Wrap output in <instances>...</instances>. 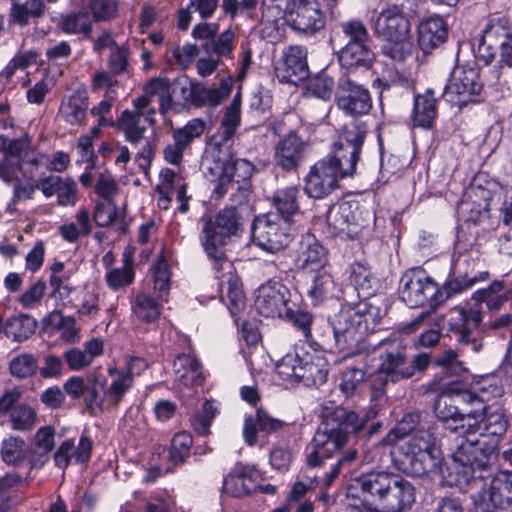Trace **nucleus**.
Wrapping results in <instances>:
<instances>
[{
  "label": "nucleus",
  "instance_id": "10",
  "mask_svg": "<svg viewBox=\"0 0 512 512\" xmlns=\"http://www.w3.org/2000/svg\"><path fill=\"white\" fill-rule=\"evenodd\" d=\"M500 52V62L512 67V31L506 19H492L483 30L477 58L486 65Z\"/></svg>",
  "mask_w": 512,
  "mask_h": 512
},
{
  "label": "nucleus",
  "instance_id": "47",
  "mask_svg": "<svg viewBox=\"0 0 512 512\" xmlns=\"http://www.w3.org/2000/svg\"><path fill=\"white\" fill-rule=\"evenodd\" d=\"M193 446L192 435L186 431L176 433L170 443L169 462L174 466L183 465L190 457Z\"/></svg>",
  "mask_w": 512,
  "mask_h": 512
},
{
  "label": "nucleus",
  "instance_id": "36",
  "mask_svg": "<svg viewBox=\"0 0 512 512\" xmlns=\"http://www.w3.org/2000/svg\"><path fill=\"white\" fill-rule=\"evenodd\" d=\"M75 222L64 223L59 227V234L68 243H75L81 237L91 234L93 226L90 213L85 207H81L75 214Z\"/></svg>",
  "mask_w": 512,
  "mask_h": 512
},
{
  "label": "nucleus",
  "instance_id": "56",
  "mask_svg": "<svg viewBox=\"0 0 512 512\" xmlns=\"http://www.w3.org/2000/svg\"><path fill=\"white\" fill-rule=\"evenodd\" d=\"M39 54L34 50L18 52L0 72V79L9 82L17 70H25L37 62Z\"/></svg>",
  "mask_w": 512,
  "mask_h": 512
},
{
  "label": "nucleus",
  "instance_id": "28",
  "mask_svg": "<svg viewBox=\"0 0 512 512\" xmlns=\"http://www.w3.org/2000/svg\"><path fill=\"white\" fill-rule=\"evenodd\" d=\"M175 380L185 387L200 386L204 381L203 367L192 354L177 355L173 362Z\"/></svg>",
  "mask_w": 512,
  "mask_h": 512
},
{
  "label": "nucleus",
  "instance_id": "31",
  "mask_svg": "<svg viewBox=\"0 0 512 512\" xmlns=\"http://www.w3.org/2000/svg\"><path fill=\"white\" fill-rule=\"evenodd\" d=\"M301 196L298 186L279 188L272 197V206L282 220L291 222L295 214L300 211L299 198Z\"/></svg>",
  "mask_w": 512,
  "mask_h": 512
},
{
  "label": "nucleus",
  "instance_id": "29",
  "mask_svg": "<svg viewBox=\"0 0 512 512\" xmlns=\"http://www.w3.org/2000/svg\"><path fill=\"white\" fill-rule=\"evenodd\" d=\"M333 334L335 349L343 353V358H349L352 355V305L346 303L342 305L340 311L334 316Z\"/></svg>",
  "mask_w": 512,
  "mask_h": 512
},
{
  "label": "nucleus",
  "instance_id": "9",
  "mask_svg": "<svg viewBox=\"0 0 512 512\" xmlns=\"http://www.w3.org/2000/svg\"><path fill=\"white\" fill-rule=\"evenodd\" d=\"M483 83L476 67L459 65L451 72L442 97L452 106L462 109L470 103L481 101Z\"/></svg>",
  "mask_w": 512,
  "mask_h": 512
},
{
  "label": "nucleus",
  "instance_id": "8",
  "mask_svg": "<svg viewBox=\"0 0 512 512\" xmlns=\"http://www.w3.org/2000/svg\"><path fill=\"white\" fill-rule=\"evenodd\" d=\"M398 291L401 300L410 308L428 304L431 310H435L444 302L438 285L421 269L406 271L400 279Z\"/></svg>",
  "mask_w": 512,
  "mask_h": 512
},
{
  "label": "nucleus",
  "instance_id": "48",
  "mask_svg": "<svg viewBox=\"0 0 512 512\" xmlns=\"http://www.w3.org/2000/svg\"><path fill=\"white\" fill-rule=\"evenodd\" d=\"M37 327L36 320L29 315H19L7 321L5 333L15 341L22 342L34 334Z\"/></svg>",
  "mask_w": 512,
  "mask_h": 512
},
{
  "label": "nucleus",
  "instance_id": "23",
  "mask_svg": "<svg viewBox=\"0 0 512 512\" xmlns=\"http://www.w3.org/2000/svg\"><path fill=\"white\" fill-rule=\"evenodd\" d=\"M327 256V249L313 234L307 233L301 237L295 263L299 269L318 272L328 263Z\"/></svg>",
  "mask_w": 512,
  "mask_h": 512
},
{
  "label": "nucleus",
  "instance_id": "13",
  "mask_svg": "<svg viewBox=\"0 0 512 512\" xmlns=\"http://www.w3.org/2000/svg\"><path fill=\"white\" fill-rule=\"evenodd\" d=\"M336 166L327 159H321L312 165L304 177V192L314 199H323L338 188V181L343 179Z\"/></svg>",
  "mask_w": 512,
  "mask_h": 512
},
{
  "label": "nucleus",
  "instance_id": "51",
  "mask_svg": "<svg viewBox=\"0 0 512 512\" xmlns=\"http://www.w3.org/2000/svg\"><path fill=\"white\" fill-rule=\"evenodd\" d=\"M217 414L218 408L214 401L206 400L201 409L191 417V425L194 431L199 435L207 436L210 433L212 421Z\"/></svg>",
  "mask_w": 512,
  "mask_h": 512
},
{
  "label": "nucleus",
  "instance_id": "27",
  "mask_svg": "<svg viewBox=\"0 0 512 512\" xmlns=\"http://www.w3.org/2000/svg\"><path fill=\"white\" fill-rule=\"evenodd\" d=\"M284 422L272 417L263 408H259L255 416H247L244 420L243 437L247 445L253 446L257 442V433L271 434L283 428Z\"/></svg>",
  "mask_w": 512,
  "mask_h": 512
},
{
  "label": "nucleus",
  "instance_id": "53",
  "mask_svg": "<svg viewBox=\"0 0 512 512\" xmlns=\"http://www.w3.org/2000/svg\"><path fill=\"white\" fill-rule=\"evenodd\" d=\"M202 46L206 52L215 54L218 58H229L235 47V34L230 28L226 29Z\"/></svg>",
  "mask_w": 512,
  "mask_h": 512
},
{
  "label": "nucleus",
  "instance_id": "52",
  "mask_svg": "<svg viewBox=\"0 0 512 512\" xmlns=\"http://www.w3.org/2000/svg\"><path fill=\"white\" fill-rule=\"evenodd\" d=\"M38 369V361L32 353H21L13 357L9 363L11 375L17 379L34 376Z\"/></svg>",
  "mask_w": 512,
  "mask_h": 512
},
{
  "label": "nucleus",
  "instance_id": "37",
  "mask_svg": "<svg viewBox=\"0 0 512 512\" xmlns=\"http://www.w3.org/2000/svg\"><path fill=\"white\" fill-rule=\"evenodd\" d=\"M87 98L80 93H73L63 99L58 115L69 125H81L86 117Z\"/></svg>",
  "mask_w": 512,
  "mask_h": 512
},
{
  "label": "nucleus",
  "instance_id": "22",
  "mask_svg": "<svg viewBox=\"0 0 512 512\" xmlns=\"http://www.w3.org/2000/svg\"><path fill=\"white\" fill-rule=\"evenodd\" d=\"M300 368L298 379L306 386L323 385L328 376V362L324 356L314 350H307L305 344L298 348Z\"/></svg>",
  "mask_w": 512,
  "mask_h": 512
},
{
  "label": "nucleus",
  "instance_id": "64",
  "mask_svg": "<svg viewBox=\"0 0 512 512\" xmlns=\"http://www.w3.org/2000/svg\"><path fill=\"white\" fill-rule=\"evenodd\" d=\"M89 8L95 21L114 19L118 13L117 0H90Z\"/></svg>",
  "mask_w": 512,
  "mask_h": 512
},
{
  "label": "nucleus",
  "instance_id": "18",
  "mask_svg": "<svg viewBox=\"0 0 512 512\" xmlns=\"http://www.w3.org/2000/svg\"><path fill=\"white\" fill-rule=\"evenodd\" d=\"M326 17L317 0H298L288 16V25L304 35H315L324 28Z\"/></svg>",
  "mask_w": 512,
  "mask_h": 512
},
{
  "label": "nucleus",
  "instance_id": "26",
  "mask_svg": "<svg viewBox=\"0 0 512 512\" xmlns=\"http://www.w3.org/2000/svg\"><path fill=\"white\" fill-rule=\"evenodd\" d=\"M448 35L447 23L441 16H431L420 22L418 26V43L424 53L446 41Z\"/></svg>",
  "mask_w": 512,
  "mask_h": 512
},
{
  "label": "nucleus",
  "instance_id": "58",
  "mask_svg": "<svg viewBox=\"0 0 512 512\" xmlns=\"http://www.w3.org/2000/svg\"><path fill=\"white\" fill-rule=\"evenodd\" d=\"M130 49L126 45H114L110 51L107 65L113 74L123 75L129 72Z\"/></svg>",
  "mask_w": 512,
  "mask_h": 512
},
{
  "label": "nucleus",
  "instance_id": "41",
  "mask_svg": "<svg viewBox=\"0 0 512 512\" xmlns=\"http://www.w3.org/2000/svg\"><path fill=\"white\" fill-rule=\"evenodd\" d=\"M133 315L141 322L153 323L161 315V305L151 295L138 293L131 302Z\"/></svg>",
  "mask_w": 512,
  "mask_h": 512
},
{
  "label": "nucleus",
  "instance_id": "35",
  "mask_svg": "<svg viewBox=\"0 0 512 512\" xmlns=\"http://www.w3.org/2000/svg\"><path fill=\"white\" fill-rule=\"evenodd\" d=\"M370 42L364 25L354 22V70L363 67L366 71H370L375 58Z\"/></svg>",
  "mask_w": 512,
  "mask_h": 512
},
{
  "label": "nucleus",
  "instance_id": "43",
  "mask_svg": "<svg viewBox=\"0 0 512 512\" xmlns=\"http://www.w3.org/2000/svg\"><path fill=\"white\" fill-rule=\"evenodd\" d=\"M143 91L151 98H158L160 114L166 115L168 112H172L171 79L167 77L152 78L144 85Z\"/></svg>",
  "mask_w": 512,
  "mask_h": 512
},
{
  "label": "nucleus",
  "instance_id": "30",
  "mask_svg": "<svg viewBox=\"0 0 512 512\" xmlns=\"http://www.w3.org/2000/svg\"><path fill=\"white\" fill-rule=\"evenodd\" d=\"M240 123L241 120H238L237 115L232 111L223 115L219 129L208 142L209 148L218 152V157L221 153L230 154V148L234 143V137Z\"/></svg>",
  "mask_w": 512,
  "mask_h": 512
},
{
  "label": "nucleus",
  "instance_id": "46",
  "mask_svg": "<svg viewBox=\"0 0 512 512\" xmlns=\"http://www.w3.org/2000/svg\"><path fill=\"white\" fill-rule=\"evenodd\" d=\"M105 280L110 289L118 291L129 286L134 280L133 261L130 257L124 256L121 267L109 268L105 274Z\"/></svg>",
  "mask_w": 512,
  "mask_h": 512
},
{
  "label": "nucleus",
  "instance_id": "44",
  "mask_svg": "<svg viewBox=\"0 0 512 512\" xmlns=\"http://www.w3.org/2000/svg\"><path fill=\"white\" fill-rule=\"evenodd\" d=\"M434 412L436 417L445 424L454 425L457 420H463V413L458 407V398L453 393L438 396L434 404Z\"/></svg>",
  "mask_w": 512,
  "mask_h": 512
},
{
  "label": "nucleus",
  "instance_id": "4",
  "mask_svg": "<svg viewBox=\"0 0 512 512\" xmlns=\"http://www.w3.org/2000/svg\"><path fill=\"white\" fill-rule=\"evenodd\" d=\"M240 229V218L236 208L220 210L214 219L205 220L199 235L200 243L207 256L217 266L227 262L225 246Z\"/></svg>",
  "mask_w": 512,
  "mask_h": 512
},
{
  "label": "nucleus",
  "instance_id": "62",
  "mask_svg": "<svg viewBox=\"0 0 512 512\" xmlns=\"http://www.w3.org/2000/svg\"><path fill=\"white\" fill-rule=\"evenodd\" d=\"M335 283L332 276L326 272H318L309 290V295L317 301L323 300L332 295Z\"/></svg>",
  "mask_w": 512,
  "mask_h": 512
},
{
  "label": "nucleus",
  "instance_id": "49",
  "mask_svg": "<svg viewBox=\"0 0 512 512\" xmlns=\"http://www.w3.org/2000/svg\"><path fill=\"white\" fill-rule=\"evenodd\" d=\"M206 128V122L200 118H193L181 128L173 129V141L184 150L198 137H200Z\"/></svg>",
  "mask_w": 512,
  "mask_h": 512
},
{
  "label": "nucleus",
  "instance_id": "15",
  "mask_svg": "<svg viewBox=\"0 0 512 512\" xmlns=\"http://www.w3.org/2000/svg\"><path fill=\"white\" fill-rule=\"evenodd\" d=\"M391 472L370 470L354 477V509H374Z\"/></svg>",
  "mask_w": 512,
  "mask_h": 512
},
{
  "label": "nucleus",
  "instance_id": "16",
  "mask_svg": "<svg viewBox=\"0 0 512 512\" xmlns=\"http://www.w3.org/2000/svg\"><path fill=\"white\" fill-rule=\"evenodd\" d=\"M343 32L350 37L349 42L337 52L339 63V79L335 93L336 103L339 109L347 115H352V21L343 24Z\"/></svg>",
  "mask_w": 512,
  "mask_h": 512
},
{
  "label": "nucleus",
  "instance_id": "63",
  "mask_svg": "<svg viewBox=\"0 0 512 512\" xmlns=\"http://www.w3.org/2000/svg\"><path fill=\"white\" fill-rule=\"evenodd\" d=\"M334 87V80L325 72L313 77L308 84V92L322 100L330 99Z\"/></svg>",
  "mask_w": 512,
  "mask_h": 512
},
{
  "label": "nucleus",
  "instance_id": "59",
  "mask_svg": "<svg viewBox=\"0 0 512 512\" xmlns=\"http://www.w3.org/2000/svg\"><path fill=\"white\" fill-rule=\"evenodd\" d=\"M299 347L300 345H297L293 353H287L276 365L277 374L284 380L299 382L298 369L301 362L298 353Z\"/></svg>",
  "mask_w": 512,
  "mask_h": 512
},
{
  "label": "nucleus",
  "instance_id": "38",
  "mask_svg": "<svg viewBox=\"0 0 512 512\" xmlns=\"http://www.w3.org/2000/svg\"><path fill=\"white\" fill-rule=\"evenodd\" d=\"M323 159L329 160V163L339 170L342 177L352 174V140L340 137L332 145L328 156Z\"/></svg>",
  "mask_w": 512,
  "mask_h": 512
},
{
  "label": "nucleus",
  "instance_id": "54",
  "mask_svg": "<svg viewBox=\"0 0 512 512\" xmlns=\"http://www.w3.org/2000/svg\"><path fill=\"white\" fill-rule=\"evenodd\" d=\"M447 429L464 435L460 442L465 439H475L476 437L473 436L476 434L479 436L483 431L482 418L478 419L476 411L463 413V420H457L454 425L448 424Z\"/></svg>",
  "mask_w": 512,
  "mask_h": 512
},
{
  "label": "nucleus",
  "instance_id": "32",
  "mask_svg": "<svg viewBox=\"0 0 512 512\" xmlns=\"http://www.w3.org/2000/svg\"><path fill=\"white\" fill-rule=\"evenodd\" d=\"M437 100L432 89H427L424 94L416 95L412 120L416 127L429 129L437 116Z\"/></svg>",
  "mask_w": 512,
  "mask_h": 512
},
{
  "label": "nucleus",
  "instance_id": "40",
  "mask_svg": "<svg viewBox=\"0 0 512 512\" xmlns=\"http://www.w3.org/2000/svg\"><path fill=\"white\" fill-rule=\"evenodd\" d=\"M108 374L113 378L111 384L106 387L107 391L105 392L108 406L117 407L126 393L133 387L134 380L116 367L109 368Z\"/></svg>",
  "mask_w": 512,
  "mask_h": 512
},
{
  "label": "nucleus",
  "instance_id": "50",
  "mask_svg": "<svg viewBox=\"0 0 512 512\" xmlns=\"http://www.w3.org/2000/svg\"><path fill=\"white\" fill-rule=\"evenodd\" d=\"M489 277V273L487 271L477 272L474 274L465 273L463 275H458L454 278L449 279L444 284V291L446 296H444V300L455 295L459 294L478 282H482L487 280Z\"/></svg>",
  "mask_w": 512,
  "mask_h": 512
},
{
  "label": "nucleus",
  "instance_id": "55",
  "mask_svg": "<svg viewBox=\"0 0 512 512\" xmlns=\"http://www.w3.org/2000/svg\"><path fill=\"white\" fill-rule=\"evenodd\" d=\"M254 169L255 166L252 162L244 158H234L232 156L222 165L224 173L230 176L237 184L250 179Z\"/></svg>",
  "mask_w": 512,
  "mask_h": 512
},
{
  "label": "nucleus",
  "instance_id": "14",
  "mask_svg": "<svg viewBox=\"0 0 512 512\" xmlns=\"http://www.w3.org/2000/svg\"><path fill=\"white\" fill-rule=\"evenodd\" d=\"M415 501L414 486L392 473L374 510L378 512H405Z\"/></svg>",
  "mask_w": 512,
  "mask_h": 512
},
{
  "label": "nucleus",
  "instance_id": "2",
  "mask_svg": "<svg viewBox=\"0 0 512 512\" xmlns=\"http://www.w3.org/2000/svg\"><path fill=\"white\" fill-rule=\"evenodd\" d=\"M351 415L352 413L342 406H323L324 421L307 447L308 468L320 467L347 443L352 428Z\"/></svg>",
  "mask_w": 512,
  "mask_h": 512
},
{
  "label": "nucleus",
  "instance_id": "33",
  "mask_svg": "<svg viewBox=\"0 0 512 512\" xmlns=\"http://www.w3.org/2000/svg\"><path fill=\"white\" fill-rule=\"evenodd\" d=\"M116 126L127 142L138 145L145 139L144 135L149 125L145 117L126 109L117 118Z\"/></svg>",
  "mask_w": 512,
  "mask_h": 512
},
{
  "label": "nucleus",
  "instance_id": "34",
  "mask_svg": "<svg viewBox=\"0 0 512 512\" xmlns=\"http://www.w3.org/2000/svg\"><path fill=\"white\" fill-rule=\"evenodd\" d=\"M160 179L161 182L157 185L156 191L168 190V192L175 193L179 202L177 210L183 214L187 213L190 196L187 195V184L181 175L170 168H165L160 172Z\"/></svg>",
  "mask_w": 512,
  "mask_h": 512
},
{
  "label": "nucleus",
  "instance_id": "7",
  "mask_svg": "<svg viewBox=\"0 0 512 512\" xmlns=\"http://www.w3.org/2000/svg\"><path fill=\"white\" fill-rule=\"evenodd\" d=\"M482 312L479 307L455 306L449 312L447 321L449 331L463 347L478 353L483 348L484 328Z\"/></svg>",
  "mask_w": 512,
  "mask_h": 512
},
{
  "label": "nucleus",
  "instance_id": "61",
  "mask_svg": "<svg viewBox=\"0 0 512 512\" xmlns=\"http://www.w3.org/2000/svg\"><path fill=\"white\" fill-rule=\"evenodd\" d=\"M3 144L4 157L12 160H22V156L25 155L31 147V138L28 134L15 139H7L1 137Z\"/></svg>",
  "mask_w": 512,
  "mask_h": 512
},
{
  "label": "nucleus",
  "instance_id": "6",
  "mask_svg": "<svg viewBox=\"0 0 512 512\" xmlns=\"http://www.w3.org/2000/svg\"><path fill=\"white\" fill-rule=\"evenodd\" d=\"M489 471L490 467L482 472L483 478L481 481L471 482L459 488L472 487L478 489L471 496L474 512H494L496 509H512V472H499L487 485L484 483L485 473Z\"/></svg>",
  "mask_w": 512,
  "mask_h": 512
},
{
  "label": "nucleus",
  "instance_id": "5",
  "mask_svg": "<svg viewBox=\"0 0 512 512\" xmlns=\"http://www.w3.org/2000/svg\"><path fill=\"white\" fill-rule=\"evenodd\" d=\"M231 88L229 79L221 80L216 87L207 88L187 76L177 77L171 80L172 112L180 113L192 105L217 106L230 94Z\"/></svg>",
  "mask_w": 512,
  "mask_h": 512
},
{
  "label": "nucleus",
  "instance_id": "60",
  "mask_svg": "<svg viewBox=\"0 0 512 512\" xmlns=\"http://www.w3.org/2000/svg\"><path fill=\"white\" fill-rule=\"evenodd\" d=\"M296 3L295 0H263V14L274 21L283 19L288 24V16Z\"/></svg>",
  "mask_w": 512,
  "mask_h": 512
},
{
  "label": "nucleus",
  "instance_id": "19",
  "mask_svg": "<svg viewBox=\"0 0 512 512\" xmlns=\"http://www.w3.org/2000/svg\"><path fill=\"white\" fill-rule=\"evenodd\" d=\"M275 74L280 82L297 85L308 77L307 51L302 46H289L275 65Z\"/></svg>",
  "mask_w": 512,
  "mask_h": 512
},
{
  "label": "nucleus",
  "instance_id": "20",
  "mask_svg": "<svg viewBox=\"0 0 512 512\" xmlns=\"http://www.w3.org/2000/svg\"><path fill=\"white\" fill-rule=\"evenodd\" d=\"M410 23L398 5H388L382 9L375 21V32L388 42L406 40Z\"/></svg>",
  "mask_w": 512,
  "mask_h": 512
},
{
  "label": "nucleus",
  "instance_id": "21",
  "mask_svg": "<svg viewBox=\"0 0 512 512\" xmlns=\"http://www.w3.org/2000/svg\"><path fill=\"white\" fill-rule=\"evenodd\" d=\"M261 472L251 465L236 463L223 480V490L232 497H242L257 491Z\"/></svg>",
  "mask_w": 512,
  "mask_h": 512
},
{
  "label": "nucleus",
  "instance_id": "39",
  "mask_svg": "<svg viewBox=\"0 0 512 512\" xmlns=\"http://www.w3.org/2000/svg\"><path fill=\"white\" fill-rule=\"evenodd\" d=\"M46 6L43 0H26L23 3H13L10 9L11 22L25 27L30 19L42 18L45 14Z\"/></svg>",
  "mask_w": 512,
  "mask_h": 512
},
{
  "label": "nucleus",
  "instance_id": "24",
  "mask_svg": "<svg viewBox=\"0 0 512 512\" xmlns=\"http://www.w3.org/2000/svg\"><path fill=\"white\" fill-rule=\"evenodd\" d=\"M380 360V372L393 382L413 376V366L407 360L405 349L400 343H393L380 355Z\"/></svg>",
  "mask_w": 512,
  "mask_h": 512
},
{
  "label": "nucleus",
  "instance_id": "45",
  "mask_svg": "<svg viewBox=\"0 0 512 512\" xmlns=\"http://www.w3.org/2000/svg\"><path fill=\"white\" fill-rule=\"evenodd\" d=\"M59 25L66 34H83L88 38L92 33V21L87 11L62 15Z\"/></svg>",
  "mask_w": 512,
  "mask_h": 512
},
{
  "label": "nucleus",
  "instance_id": "25",
  "mask_svg": "<svg viewBox=\"0 0 512 512\" xmlns=\"http://www.w3.org/2000/svg\"><path fill=\"white\" fill-rule=\"evenodd\" d=\"M93 442L89 436L82 434L78 445L71 439L63 441L54 453V463L60 469H66L71 460L76 463H87L92 454Z\"/></svg>",
  "mask_w": 512,
  "mask_h": 512
},
{
  "label": "nucleus",
  "instance_id": "17",
  "mask_svg": "<svg viewBox=\"0 0 512 512\" xmlns=\"http://www.w3.org/2000/svg\"><path fill=\"white\" fill-rule=\"evenodd\" d=\"M308 143L294 130L281 136L273 148L275 164L285 172L297 171L306 158Z\"/></svg>",
  "mask_w": 512,
  "mask_h": 512
},
{
  "label": "nucleus",
  "instance_id": "11",
  "mask_svg": "<svg viewBox=\"0 0 512 512\" xmlns=\"http://www.w3.org/2000/svg\"><path fill=\"white\" fill-rule=\"evenodd\" d=\"M289 225V222L271 212L256 216L252 223L254 244L269 253L283 250L291 241Z\"/></svg>",
  "mask_w": 512,
  "mask_h": 512
},
{
  "label": "nucleus",
  "instance_id": "1",
  "mask_svg": "<svg viewBox=\"0 0 512 512\" xmlns=\"http://www.w3.org/2000/svg\"><path fill=\"white\" fill-rule=\"evenodd\" d=\"M483 431L475 439L459 442L452 454L455 479L451 485L462 487L479 482L482 472L491 467L499 444L509 428V420L500 407H484L482 411Z\"/></svg>",
  "mask_w": 512,
  "mask_h": 512
},
{
  "label": "nucleus",
  "instance_id": "3",
  "mask_svg": "<svg viewBox=\"0 0 512 512\" xmlns=\"http://www.w3.org/2000/svg\"><path fill=\"white\" fill-rule=\"evenodd\" d=\"M403 471L422 477L441 473L442 454L430 430L416 431L400 448Z\"/></svg>",
  "mask_w": 512,
  "mask_h": 512
},
{
  "label": "nucleus",
  "instance_id": "57",
  "mask_svg": "<svg viewBox=\"0 0 512 512\" xmlns=\"http://www.w3.org/2000/svg\"><path fill=\"white\" fill-rule=\"evenodd\" d=\"M10 421L15 430H31L35 425L36 414L30 406L18 404L10 412Z\"/></svg>",
  "mask_w": 512,
  "mask_h": 512
},
{
  "label": "nucleus",
  "instance_id": "12",
  "mask_svg": "<svg viewBox=\"0 0 512 512\" xmlns=\"http://www.w3.org/2000/svg\"><path fill=\"white\" fill-rule=\"evenodd\" d=\"M255 307L264 317H291L296 305L290 289L280 281L268 280L256 291Z\"/></svg>",
  "mask_w": 512,
  "mask_h": 512
},
{
  "label": "nucleus",
  "instance_id": "42",
  "mask_svg": "<svg viewBox=\"0 0 512 512\" xmlns=\"http://www.w3.org/2000/svg\"><path fill=\"white\" fill-rule=\"evenodd\" d=\"M106 379L102 376H96L92 382H90L84 392V403L91 415H96L102 412L108 405L106 397Z\"/></svg>",
  "mask_w": 512,
  "mask_h": 512
}]
</instances>
